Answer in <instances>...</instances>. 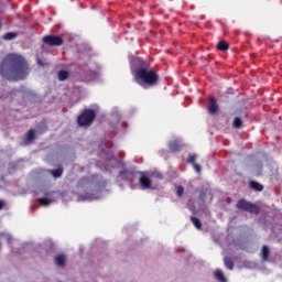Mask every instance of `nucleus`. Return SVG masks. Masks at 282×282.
<instances>
[{
	"instance_id": "nucleus-23",
	"label": "nucleus",
	"mask_w": 282,
	"mask_h": 282,
	"mask_svg": "<svg viewBox=\"0 0 282 282\" xmlns=\"http://www.w3.org/2000/svg\"><path fill=\"white\" fill-rule=\"evenodd\" d=\"M195 160H197V155H195V154H189L188 158H187V162L189 164H196Z\"/></svg>"
},
{
	"instance_id": "nucleus-1",
	"label": "nucleus",
	"mask_w": 282,
	"mask_h": 282,
	"mask_svg": "<svg viewBox=\"0 0 282 282\" xmlns=\"http://www.w3.org/2000/svg\"><path fill=\"white\" fill-rule=\"evenodd\" d=\"M30 72V63L19 53H9L0 62V76L11 83L25 80Z\"/></svg>"
},
{
	"instance_id": "nucleus-7",
	"label": "nucleus",
	"mask_w": 282,
	"mask_h": 282,
	"mask_svg": "<svg viewBox=\"0 0 282 282\" xmlns=\"http://www.w3.org/2000/svg\"><path fill=\"white\" fill-rule=\"evenodd\" d=\"M207 110L210 116H215V113L219 111V106L217 105V99H215V97H209Z\"/></svg>"
},
{
	"instance_id": "nucleus-11",
	"label": "nucleus",
	"mask_w": 282,
	"mask_h": 282,
	"mask_svg": "<svg viewBox=\"0 0 282 282\" xmlns=\"http://www.w3.org/2000/svg\"><path fill=\"white\" fill-rule=\"evenodd\" d=\"M169 149L170 151H172V153H177V151L182 149V145H180V142L177 141H171L169 144Z\"/></svg>"
},
{
	"instance_id": "nucleus-22",
	"label": "nucleus",
	"mask_w": 282,
	"mask_h": 282,
	"mask_svg": "<svg viewBox=\"0 0 282 282\" xmlns=\"http://www.w3.org/2000/svg\"><path fill=\"white\" fill-rule=\"evenodd\" d=\"M176 195L177 197H182L184 195V187L182 185L176 186Z\"/></svg>"
},
{
	"instance_id": "nucleus-26",
	"label": "nucleus",
	"mask_w": 282,
	"mask_h": 282,
	"mask_svg": "<svg viewBox=\"0 0 282 282\" xmlns=\"http://www.w3.org/2000/svg\"><path fill=\"white\" fill-rule=\"evenodd\" d=\"M188 210H191V213H194V214H195V206H189V207H188Z\"/></svg>"
},
{
	"instance_id": "nucleus-25",
	"label": "nucleus",
	"mask_w": 282,
	"mask_h": 282,
	"mask_svg": "<svg viewBox=\"0 0 282 282\" xmlns=\"http://www.w3.org/2000/svg\"><path fill=\"white\" fill-rule=\"evenodd\" d=\"M4 207H6V202L4 200H0V210H3Z\"/></svg>"
},
{
	"instance_id": "nucleus-3",
	"label": "nucleus",
	"mask_w": 282,
	"mask_h": 282,
	"mask_svg": "<svg viewBox=\"0 0 282 282\" xmlns=\"http://www.w3.org/2000/svg\"><path fill=\"white\" fill-rule=\"evenodd\" d=\"M96 120V110L84 109L82 113L77 117V124L79 127H91Z\"/></svg>"
},
{
	"instance_id": "nucleus-19",
	"label": "nucleus",
	"mask_w": 282,
	"mask_h": 282,
	"mask_svg": "<svg viewBox=\"0 0 282 282\" xmlns=\"http://www.w3.org/2000/svg\"><path fill=\"white\" fill-rule=\"evenodd\" d=\"M55 263H56V265H59V268H63V265H65V256H63V254L56 256Z\"/></svg>"
},
{
	"instance_id": "nucleus-20",
	"label": "nucleus",
	"mask_w": 282,
	"mask_h": 282,
	"mask_svg": "<svg viewBox=\"0 0 282 282\" xmlns=\"http://www.w3.org/2000/svg\"><path fill=\"white\" fill-rule=\"evenodd\" d=\"M241 124H243V121H241V118L236 117L234 119V127H235V129H241Z\"/></svg>"
},
{
	"instance_id": "nucleus-2",
	"label": "nucleus",
	"mask_w": 282,
	"mask_h": 282,
	"mask_svg": "<svg viewBox=\"0 0 282 282\" xmlns=\"http://www.w3.org/2000/svg\"><path fill=\"white\" fill-rule=\"evenodd\" d=\"M131 74L134 82L140 85V87H143V89L155 87L158 83H160V75L151 67V63L144 61L142 57L133 59Z\"/></svg>"
},
{
	"instance_id": "nucleus-24",
	"label": "nucleus",
	"mask_w": 282,
	"mask_h": 282,
	"mask_svg": "<svg viewBox=\"0 0 282 282\" xmlns=\"http://www.w3.org/2000/svg\"><path fill=\"white\" fill-rule=\"evenodd\" d=\"M192 165H193L194 171H196L197 173H202V165H199L197 163H194Z\"/></svg>"
},
{
	"instance_id": "nucleus-12",
	"label": "nucleus",
	"mask_w": 282,
	"mask_h": 282,
	"mask_svg": "<svg viewBox=\"0 0 282 282\" xmlns=\"http://www.w3.org/2000/svg\"><path fill=\"white\" fill-rule=\"evenodd\" d=\"M214 276L217 281L219 282H227L226 280V275H224V271L217 269L215 272H214Z\"/></svg>"
},
{
	"instance_id": "nucleus-27",
	"label": "nucleus",
	"mask_w": 282,
	"mask_h": 282,
	"mask_svg": "<svg viewBox=\"0 0 282 282\" xmlns=\"http://www.w3.org/2000/svg\"><path fill=\"white\" fill-rule=\"evenodd\" d=\"M156 177H158L159 180H163V176H162V174H160V173L156 174Z\"/></svg>"
},
{
	"instance_id": "nucleus-16",
	"label": "nucleus",
	"mask_w": 282,
	"mask_h": 282,
	"mask_svg": "<svg viewBox=\"0 0 282 282\" xmlns=\"http://www.w3.org/2000/svg\"><path fill=\"white\" fill-rule=\"evenodd\" d=\"M25 140L29 143H32L34 140H36V133L34 132V129L28 131Z\"/></svg>"
},
{
	"instance_id": "nucleus-14",
	"label": "nucleus",
	"mask_w": 282,
	"mask_h": 282,
	"mask_svg": "<svg viewBox=\"0 0 282 282\" xmlns=\"http://www.w3.org/2000/svg\"><path fill=\"white\" fill-rule=\"evenodd\" d=\"M191 223L196 228V230H202V220L199 218L192 216L189 217Z\"/></svg>"
},
{
	"instance_id": "nucleus-21",
	"label": "nucleus",
	"mask_w": 282,
	"mask_h": 282,
	"mask_svg": "<svg viewBox=\"0 0 282 282\" xmlns=\"http://www.w3.org/2000/svg\"><path fill=\"white\" fill-rule=\"evenodd\" d=\"M37 202L39 204H41V206H50V204H52V200H50V198H39Z\"/></svg>"
},
{
	"instance_id": "nucleus-17",
	"label": "nucleus",
	"mask_w": 282,
	"mask_h": 282,
	"mask_svg": "<svg viewBox=\"0 0 282 282\" xmlns=\"http://www.w3.org/2000/svg\"><path fill=\"white\" fill-rule=\"evenodd\" d=\"M57 77L61 82L67 80L69 78V72L62 69L57 73Z\"/></svg>"
},
{
	"instance_id": "nucleus-9",
	"label": "nucleus",
	"mask_w": 282,
	"mask_h": 282,
	"mask_svg": "<svg viewBox=\"0 0 282 282\" xmlns=\"http://www.w3.org/2000/svg\"><path fill=\"white\" fill-rule=\"evenodd\" d=\"M249 186L252 191H257L258 193H261V191H263V185H261V183L257 181H251L249 183Z\"/></svg>"
},
{
	"instance_id": "nucleus-18",
	"label": "nucleus",
	"mask_w": 282,
	"mask_h": 282,
	"mask_svg": "<svg viewBox=\"0 0 282 282\" xmlns=\"http://www.w3.org/2000/svg\"><path fill=\"white\" fill-rule=\"evenodd\" d=\"M17 36H19V33L8 32V33H6V34L2 36V39H3L4 41H12V40L17 39Z\"/></svg>"
},
{
	"instance_id": "nucleus-10",
	"label": "nucleus",
	"mask_w": 282,
	"mask_h": 282,
	"mask_svg": "<svg viewBox=\"0 0 282 282\" xmlns=\"http://www.w3.org/2000/svg\"><path fill=\"white\" fill-rule=\"evenodd\" d=\"M224 263L227 270H235V261H232V258L226 256L224 258Z\"/></svg>"
},
{
	"instance_id": "nucleus-8",
	"label": "nucleus",
	"mask_w": 282,
	"mask_h": 282,
	"mask_svg": "<svg viewBox=\"0 0 282 282\" xmlns=\"http://www.w3.org/2000/svg\"><path fill=\"white\" fill-rule=\"evenodd\" d=\"M64 171L65 170L62 166H59L56 170H50L48 173H51V175H53L55 180H58V177H63Z\"/></svg>"
},
{
	"instance_id": "nucleus-13",
	"label": "nucleus",
	"mask_w": 282,
	"mask_h": 282,
	"mask_svg": "<svg viewBox=\"0 0 282 282\" xmlns=\"http://www.w3.org/2000/svg\"><path fill=\"white\" fill-rule=\"evenodd\" d=\"M229 48H230V45L228 44V42L220 41L217 44V50L219 52H228Z\"/></svg>"
},
{
	"instance_id": "nucleus-4",
	"label": "nucleus",
	"mask_w": 282,
	"mask_h": 282,
	"mask_svg": "<svg viewBox=\"0 0 282 282\" xmlns=\"http://www.w3.org/2000/svg\"><path fill=\"white\" fill-rule=\"evenodd\" d=\"M237 208H239V210H245L246 213H250L251 215H259V213H261V209L259 208V206L246 199L238 200Z\"/></svg>"
},
{
	"instance_id": "nucleus-5",
	"label": "nucleus",
	"mask_w": 282,
	"mask_h": 282,
	"mask_svg": "<svg viewBox=\"0 0 282 282\" xmlns=\"http://www.w3.org/2000/svg\"><path fill=\"white\" fill-rule=\"evenodd\" d=\"M43 43L50 47H61L65 41H63V37L57 35H45L43 37Z\"/></svg>"
},
{
	"instance_id": "nucleus-15",
	"label": "nucleus",
	"mask_w": 282,
	"mask_h": 282,
	"mask_svg": "<svg viewBox=\"0 0 282 282\" xmlns=\"http://www.w3.org/2000/svg\"><path fill=\"white\" fill-rule=\"evenodd\" d=\"M261 257L262 261H268V259H270V248L265 245L262 247Z\"/></svg>"
},
{
	"instance_id": "nucleus-6",
	"label": "nucleus",
	"mask_w": 282,
	"mask_h": 282,
	"mask_svg": "<svg viewBox=\"0 0 282 282\" xmlns=\"http://www.w3.org/2000/svg\"><path fill=\"white\" fill-rule=\"evenodd\" d=\"M139 186H141V188L143 191H149V188H151L152 182H151V178L149 177L148 172H142L141 173V176L139 178Z\"/></svg>"
},
{
	"instance_id": "nucleus-28",
	"label": "nucleus",
	"mask_w": 282,
	"mask_h": 282,
	"mask_svg": "<svg viewBox=\"0 0 282 282\" xmlns=\"http://www.w3.org/2000/svg\"><path fill=\"white\" fill-rule=\"evenodd\" d=\"M8 241H10V238H8Z\"/></svg>"
}]
</instances>
